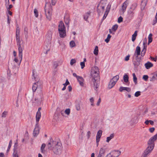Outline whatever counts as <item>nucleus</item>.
I'll return each mask as SVG.
<instances>
[{
  "label": "nucleus",
  "instance_id": "f257e3e1",
  "mask_svg": "<svg viewBox=\"0 0 157 157\" xmlns=\"http://www.w3.org/2000/svg\"><path fill=\"white\" fill-rule=\"evenodd\" d=\"M99 71L98 68L96 66H94L92 68L91 74L92 78V84H93L94 89L97 91L98 88L99 86L100 83V78Z\"/></svg>",
  "mask_w": 157,
  "mask_h": 157
},
{
  "label": "nucleus",
  "instance_id": "f03ea898",
  "mask_svg": "<svg viewBox=\"0 0 157 157\" xmlns=\"http://www.w3.org/2000/svg\"><path fill=\"white\" fill-rule=\"evenodd\" d=\"M58 30L60 37L62 38H64L66 36V28L63 21H61L58 26Z\"/></svg>",
  "mask_w": 157,
  "mask_h": 157
},
{
  "label": "nucleus",
  "instance_id": "7ed1b4c3",
  "mask_svg": "<svg viewBox=\"0 0 157 157\" xmlns=\"http://www.w3.org/2000/svg\"><path fill=\"white\" fill-rule=\"evenodd\" d=\"M63 146L61 143L57 142L54 146L53 147L52 151L53 153L57 155H59L62 152Z\"/></svg>",
  "mask_w": 157,
  "mask_h": 157
},
{
  "label": "nucleus",
  "instance_id": "20e7f679",
  "mask_svg": "<svg viewBox=\"0 0 157 157\" xmlns=\"http://www.w3.org/2000/svg\"><path fill=\"white\" fill-rule=\"evenodd\" d=\"M52 8L50 3H46L45 6L44 10L46 18L50 20L52 14Z\"/></svg>",
  "mask_w": 157,
  "mask_h": 157
},
{
  "label": "nucleus",
  "instance_id": "39448f33",
  "mask_svg": "<svg viewBox=\"0 0 157 157\" xmlns=\"http://www.w3.org/2000/svg\"><path fill=\"white\" fill-rule=\"evenodd\" d=\"M157 139V133L153 137H151L148 140L147 144L149 147L151 149H153L155 146L154 141Z\"/></svg>",
  "mask_w": 157,
  "mask_h": 157
},
{
  "label": "nucleus",
  "instance_id": "423d86ee",
  "mask_svg": "<svg viewBox=\"0 0 157 157\" xmlns=\"http://www.w3.org/2000/svg\"><path fill=\"white\" fill-rule=\"evenodd\" d=\"M52 33L51 31L48 32L46 35V39L45 41V44L48 46L50 45L52 38Z\"/></svg>",
  "mask_w": 157,
  "mask_h": 157
},
{
  "label": "nucleus",
  "instance_id": "0eeeda50",
  "mask_svg": "<svg viewBox=\"0 0 157 157\" xmlns=\"http://www.w3.org/2000/svg\"><path fill=\"white\" fill-rule=\"evenodd\" d=\"M57 142L54 141L52 138H50L48 141L47 147L48 149L52 150L53 147L54 146Z\"/></svg>",
  "mask_w": 157,
  "mask_h": 157
},
{
  "label": "nucleus",
  "instance_id": "6e6552de",
  "mask_svg": "<svg viewBox=\"0 0 157 157\" xmlns=\"http://www.w3.org/2000/svg\"><path fill=\"white\" fill-rule=\"evenodd\" d=\"M42 85L41 83L38 81L37 82L34 83L33 85L32 90L33 92H35L36 90H40L41 89Z\"/></svg>",
  "mask_w": 157,
  "mask_h": 157
},
{
  "label": "nucleus",
  "instance_id": "1a4fd4ad",
  "mask_svg": "<svg viewBox=\"0 0 157 157\" xmlns=\"http://www.w3.org/2000/svg\"><path fill=\"white\" fill-rule=\"evenodd\" d=\"M102 2V1H101L97 7V11L99 14L101 12H103L105 6V4H103Z\"/></svg>",
  "mask_w": 157,
  "mask_h": 157
},
{
  "label": "nucleus",
  "instance_id": "9d476101",
  "mask_svg": "<svg viewBox=\"0 0 157 157\" xmlns=\"http://www.w3.org/2000/svg\"><path fill=\"white\" fill-rule=\"evenodd\" d=\"M143 48L142 50L141 53V56L143 57L145 55L147 50V39L146 38L144 39L143 40Z\"/></svg>",
  "mask_w": 157,
  "mask_h": 157
},
{
  "label": "nucleus",
  "instance_id": "9b49d317",
  "mask_svg": "<svg viewBox=\"0 0 157 157\" xmlns=\"http://www.w3.org/2000/svg\"><path fill=\"white\" fill-rule=\"evenodd\" d=\"M153 149L147 147L146 149L145 150L144 153L142 155L141 157H147L151 153Z\"/></svg>",
  "mask_w": 157,
  "mask_h": 157
},
{
  "label": "nucleus",
  "instance_id": "f8f14e48",
  "mask_svg": "<svg viewBox=\"0 0 157 157\" xmlns=\"http://www.w3.org/2000/svg\"><path fill=\"white\" fill-rule=\"evenodd\" d=\"M137 117L135 115L132 116L131 119L129 123L131 125H133L134 124L136 123L137 121Z\"/></svg>",
  "mask_w": 157,
  "mask_h": 157
},
{
  "label": "nucleus",
  "instance_id": "ddd939ff",
  "mask_svg": "<svg viewBox=\"0 0 157 157\" xmlns=\"http://www.w3.org/2000/svg\"><path fill=\"white\" fill-rule=\"evenodd\" d=\"M17 45L18 47V52H19V54L18 56L19 58V59L20 60V63L21 62V61L22 60V51H23V49L21 47V44H19L18 45Z\"/></svg>",
  "mask_w": 157,
  "mask_h": 157
},
{
  "label": "nucleus",
  "instance_id": "4468645a",
  "mask_svg": "<svg viewBox=\"0 0 157 157\" xmlns=\"http://www.w3.org/2000/svg\"><path fill=\"white\" fill-rule=\"evenodd\" d=\"M39 128L38 124H36L34 130L33 132V135L34 136H36L39 134Z\"/></svg>",
  "mask_w": 157,
  "mask_h": 157
},
{
  "label": "nucleus",
  "instance_id": "2eb2a0df",
  "mask_svg": "<svg viewBox=\"0 0 157 157\" xmlns=\"http://www.w3.org/2000/svg\"><path fill=\"white\" fill-rule=\"evenodd\" d=\"M102 131L101 130H99L97 132V136L96 141L97 143H98L100 141V138L101 136Z\"/></svg>",
  "mask_w": 157,
  "mask_h": 157
},
{
  "label": "nucleus",
  "instance_id": "dca6fc26",
  "mask_svg": "<svg viewBox=\"0 0 157 157\" xmlns=\"http://www.w3.org/2000/svg\"><path fill=\"white\" fill-rule=\"evenodd\" d=\"M112 154L113 157H118L119 156L121 153V151L119 150H115L112 152L111 153Z\"/></svg>",
  "mask_w": 157,
  "mask_h": 157
},
{
  "label": "nucleus",
  "instance_id": "f3484780",
  "mask_svg": "<svg viewBox=\"0 0 157 157\" xmlns=\"http://www.w3.org/2000/svg\"><path fill=\"white\" fill-rule=\"evenodd\" d=\"M105 152V150L103 148H100L97 157H104Z\"/></svg>",
  "mask_w": 157,
  "mask_h": 157
},
{
  "label": "nucleus",
  "instance_id": "a211bd4d",
  "mask_svg": "<svg viewBox=\"0 0 157 157\" xmlns=\"http://www.w3.org/2000/svg\"><path fill=\"white\" fill-rule=\"evenodd\" d=\"M128 4V0L126 1L123 4L122 6V12L124 13L126 10V8Z\"/></svg>",
  "mask_w": 157,
  "mask_h": 157
},
{
  "label": "nucleus",
  "instance_id": "6ab92c4d",
  "mask_svg": "<svg viewBox=\"0 0 157 157\" xmlns=\"http://www.w3.org/2000/svg\"><path fill=\"white\" fill-rule=\"evenodd\" d=\"M141 52L140 48V46H137L136 49L135 55L136 58L138 57V56L140 55Z\"/></svg>",
  "mask_w": 157,
  "mask_h": 157
},
{
  "label": "nucleus",
  "instance_id": "aec40b11",
  "mask_svg": "<svg viewBox=\"0 0 157 157\" xmlns=\"http://www.w3.org/2000/svg\"><path fill=\"white\" fill-rule=\"evenodd\" d=\"M41 114L40 112H37L36 115V123L38 124V122L41 117Z\"/></svg>",
  "mask_w": 157,
  "mask_h": 157
},
{
  "label": "nucleus",
  "instance_id": "412c9836",
  "mask_svg": "<svg viewBox=\"0 0 157 157\" xmlns=\"http://www.w3.org/2000/svg\"><path fill=\"white\" fill-rule=\"evenodd\" d=\"M77 79L80 85L82 86H83L84 85L83 82L84 81V79L82 77L79 76V77L77 78Z\"/></svg>",
  "mask_w": 157,
  "mask_h": 157
},
{
  "label": "nucleus",
  "instance_id": "4be33fe9",
  "mask_svg": "<svg viewBox=\"0 0 157 157\" xmlns=\"http://www.w3.org/2000/svg\"><path fill=\"white\" fill-rule=\"evenodd\" d=\"M113 80V79H111L109 84L108 87L109 89L113 87L116 84V82Z\"/></svg>",
  "mask_w": 157,
  "mask_h": 157
},
{
  "label": "nucleus",
  "instance_id": "5701e85b",
  "mask_svg": "<svg viewBox=\"0 0 157 157\" xmlns=\"http://www.w3.org/2000/svg\"><path fill=\"white\" fill-rule=\"evenodd\" d=\"M119 90L120 92H122L123 90H125L128 92H130L131 90V89L129 87H121L119 88Z\"/></svg>",
  "mask_w": 157,
  "mask_h": 157
},
{
  "label": "nucleus",
  "instance_id": "b1692460",
  "mask_svg": "<svg viewBox=\"0 0 157 157\" xmlns=\"http://www.w3.org/2000/svg\"><path fill=\"white\" fill-rule=\"evenodd\" d=\"M153 65V64L149 62H147L144 65L146 68L147 69H148L151 67H152Z\"/></svg>",
  "mask_w": 157,
  "mask_h": 157
},
{
  "label": "nucleus",
  "instance_id": "393cba45",
  "mask_svg": "<svg viewBox=\"0 0 157 157\" xmlns=\"http://www.w3.org/2000/svg\"><path fill=\"white\" fill-rule=\"evenodd\" d=\"M69 17L68 15H66L64 16V22L67 25H68L69 23Z\"/></svg>",
  "mask_w": 157,
  "mask_h": 157
},
{
  "label": "nucleus",
  "instance_id": "a878e982",
  "mask_svg": "<svg viewBox=\"0 0 157 157\" xmlns=\"http://www.w3.org/2000/svg\"><path fill=\"white\" fill-rule=\"evenodd\" d=\"M152 34L151 33H150L148 36V42L147 44L149 45L152 41Z\"/></svg>",
  "mask_w": 157,
  "mask_h": 157
},
{
  "label": "nucleus",
  "instance_id": "bb28decb",
  "mask_svg": "<svg viewBox=\"0 0 157 157\" xmlns=\"http://www.w3.org/2000/svg\"><path fill=\"white\" fill-rule=\"evenodd\" d=\"M114 137V134L113 133L111 134L108 137L106 138V141L107 142H109V141L113 139Z\"/></svg>",
  "mask_w": 157,
  "mask_h": 157
},
{
  "label": "nucleus",
  "instance_id": "cd10ccee",
  "mask_svg": "<svg viewBox=\"0 0 157 157\" xmlns=\"http://www.w3.org/2000/svg\"><path fill=\"white\" fill-rule=\"evenodd\" d=\"M137 31H136L132 35V40L133 42H134L135 41V40H136V36H137Z\"/></svg>",
  "mask_w": 157,
  "mask_h": 157
},
{
  "label": "nucleus",
  "instance_id": "c85d7f7f",
  "mask_svg": "<svg viewBox=\"0 0 157 157\" xmlns=\"http://www.w3.org/2000/svg\"><path fill=\"white\" fill-rule=\"evenodd\" d=\"M46 144H42L41 147V152L42 153H44L45 152V150H44V148L46 146Z\"/></svg>",
  "mask_w": 157,
  "mask_h": 157
},
{
  "label": "nucleus",
  "instance_id": "c756f323",
  "mask_svg": "<svg viewBox=\"0 0 157 157\" xmlns=\"http://www.w3.org/2000/svg\"><path fill=\"white\" fill-rule=\"evenodd\" d=\"M70 84L69 82L68 81L67 79L66 82L65 83L63 84V85H64V86L63 88L62 89V90H64L66 89V86L67 85L69 84Z\"/></svg>",
  "mask_w": 157,
  "mask_h": 157
},
{
  "label": "nucleus",
  "instance_id": "7c9ffc66",
  "mask_svg": "<svg viewBox=\"0 0 157 157\" xmlns=\"http://www.w3.org/2000/svg\"><path fill=\"white\" fill-rule=\"evenodd\" d=\"M123 79L125 82H127L128 81V77L127 75L125 74L123 76Z\"/></svg>",
  "mask_w": 157,
  "mask_h": 157
},
{
  "label": "nucleus",
  "instance_id": "2f4dec72",
  "mask_svg": "<svg viewBox=\"0 0 157 157\" xmlns=\"http://www.w3.org/2000/svg\"><path fill=\"white\" fill-rule=\"evenodd\" d=\"M150 81L151 82H153L156 80H157V78L156 77L155 75V73H154L153 76L151 77H150Z\"/></svg>",
  "mask_w": 157,
  "mask_h": 157
},
{
  "label": "nucleus",
  "instance_id": "473e14b6",
  "mask_svg": "<svg viewBox=\"0 0 157 157\" xmlns=\"http://www.w3.org/2000/svg\"><path fill=\"white\" fill-rule=\"evenodd\" d=\"M133 10L132 9L129 10L128 12V14L131 16L132 17L134 16V12Z\"/></svg>",
  "mask_w": 157,
  "mask_h": 157
},
{
  "label": "nucleus",
  "instance_id": "72a5a7b5",
  "mask_svg": "<svg viewBox=\"0 0 157 157\" xmlns=\"http://www.w3.org/2000/svg\"><path fill=\"white\" fill-rule=\"evenodd\" d=\"M16 42L17 43V45L21 44V41L20 39L19 35H16Z\"/></svg>",
  "mask_w": 157,
  "mask_h": 157
},
{
  "label": "nucleus",
  "instance_id": "f704fd0d",
  "mask_svg": "<svg viewBox=\"0 0 157 157\" xmlns=\"http://www.w3.org/2000/svg\"><path fill=\"white\" fill-rule=\"evenodd\" d=\"M90 12H88L87 13H86L84 16V20L86 21L87 20V19L90 16Z\"/></svg>",
  "mask_w": 157,
  "mask_h": 157
},
{
  "label": "nucleus",
  "instance_id": "c9c22d12",
  "mask_svg": "<svg viewBox=\"0 0 157 157\" xmlns=\"http://www.w3.org/2000/svg\"><path fill=\"white\" fill-rule=\"evenodd\" d=\"M98 46H96L95 47V48L94 49V55H97L98 54Z\"/></svg>",
  "mask_w": 157,
  "mask_h": 157
},
{
  "label": "nucleus",
  "instance_id": "e433bc0d",
  "mask_svg": "<svg viewBox=\"0 0 157 157\" xmlns=\"http://www.w3.org/2000/svg\"><path fill=\"white\" fill-rule=\"evenodd\" d=\"M137 3H133L132 5V6L130 7V9H132L133 10H135V9H136V7H137Z\"/></svg>",
  "mask_w": 157,
  "mask_h": 157
},
{
  "label": "nucleus",
  "instance_id": "4c0bfd02",
  "mask_svg": "<svg viewBox=\"0 0 157 157\" xmlns=\"http://www.w3.org/2000/svg\"><path fill=\"white\" fill-rule=\"evenodd\" d=\"M119 78V76L117 75L114 76L111 79H113V80L116 83L118 80Z\"/></svg>",
  "mask_w": 157,
  "mask_h": 157
},
{
  "label": "nucleus",
  "instance_id": "58836bf2",
  "mask_svg": "<svg viewBox=\"0 0 157 157\" xmlns=\"http://www.w3.org/2000/svg\"><path fill=\"white\" fill-rule=\"evenodd\" d=\"M132 76L133 77V81L135 84H136L137 83V78L136 77L135 74L133 73L132 74Z\"/></svg>",
  "mask_w": 157,
  "mask_h": 157
},
{
  "label": "nucleus",
  "instance_id": "ea45409f",
  "mask_svg": "<svg viewBox=\"0 0 157 157\" xmlns=\"http://www.w3.org/2000/svg\"><path fill=\"white\" fill-rule=\"evenodd\" d=\"M35 71L34 70H33V77L34 78V79L35 81H37V80H38V76L37 75H36L35 73Z\"/></svg>",
  "mask_w": 157,
  "mask_h": 157
},
{
  "label": "nucleus",
  "instance_id": "a19ab883",
  "mask_svg": "<svg viewBox=\"0 0 157 157\" xmlns=\"http://www.w3.org/2000/svg\"><path fill=\"white\" fill-rule=\"evenodd\" d=\"M111 36L110 35V34H108L106 39L105 40V42H106V43H108L109 42V41L110 40V38H111Z\"/></svg>",
  "mask_w": 157,
  "mask_h": 157
},
{
  "label": "nucleus",
  "instance_id": "79ce46f5",
  "mask_svg": "<svg viewBox=\"0 0 157 157\" xmlns=\"http://www.w3.org/2000/svg\"><path fill=\"white\" fill-rule=\"evenodd\" d=\"M12 144V140H11L9 142V146H8L7 149V152H8V151H9L10 149V147L11 146Z\"/></svg>",
  "mask_w": 157,
  "mask_h": 157
},
{
  "label": "nucleus",
  "instance_id": "37998d69",
  "mask_svg": "<svg viewBox=\"0 0 157 157\" xmlns=\"http://www.w3.org/2000/svg\"><path fill=\"white\" fill-rule=\"evenodd\" d=\"M117 28L118 25L116 24L113 26L112 28V30L114 31V32H115L116 31V30L117 29Z\"/></svg>",
  "mask_w": 157,
  "mask_h": 157
},
{
  "label": "nucleus",
  "instance_id": "c03bdc74",
  "mask_svg": "<svg viewBox=\"0 0 157 157\" xmlns=\"http://www.w3.org/2000/svg\"><path fill=\"white\" fill-rule=\"evenodd\" d=\"M109 12V10H106V11L103 17V18H102L103 20L105 19L106 18V16H107V15L108 13Z\"/></svg>",
  "mask_w": 157,
  "mask_h": 157
},
{
  "label": "nucleus",
  "instance_id": "a18cd8bd",
  "mask_svg": "<svg viewBox=\"0 0 157 157\" xmlns=\"http://www.w3.org/2000/svg\"><path fill=\"white\" fill-rule=\"evenodd\" d=\"M34 12L35 17H37L38 16V13L37 10L36 9H34Z\"/></svg>",
  "mask_w": 157,
  "mask_h": 157
},
{
  "label": "nucleus",
  "instance_id": "49530a36",
  "mask_svg": "<svg viewBox=\"0 0 157 157\" xmlns=\"http://www.w3.org/2000/svg\"><path fill=\"white\" fill-rule=\"evenodd\" d=\"M70 44L71 47H73L75 46V44L74 41H71L70 42Z\"/></svg>",
  "mask_w": 157,
  "mask_h": 157
},
{
  "label": "nucleus",
  "instance_id": "de8ad7c7",
  "mask_svg": "<svg viewBox=\"0 0 157 157\" xmlns=\"http://www.w3.org/2000/svg\"><path fill=\"white\" fill-rule=\"evenodd\" d=\"M155 19L153 21V25H155L157 22V12L156 13V14L155 16Z\"/></svg>",
  "mask_w": 157,
  "mask_h": 157
},
{
  "label": "nucleus",
  "instance_id": "09e8293b",
  "mask_svg": "<svg viewBox=\"0 0 157 157\" xmlns=\"http://www.w3.org/2000/svg\"><path fill=\"white\" fill-rule=\"evenodd\" d=\"M70 112V110L69 109H66L65 111V113L69 115Z\"/></svg>",
  "mask_w": 157,
  "mask_h": 157
},
{
  "label": "nucleus",
  "instance_id": "8fccbe9b",
  "mask_svg": "<svg viewBox=\"0 0 157 157\" xmlns=\"http://www.w3.org/2000/svg\"><path fill=\"white\" fill-rule=\"evenodd\" d=\"M76 62V61L75 59H72L70 61V64L71 65H72L74 64Z\"/></svg>",
  "mask_w": 157,
  "mask_h": 157
},
{
  "label": "nucleus",
  "instance_id": "3c124183",
  "mask_svg": "<svg viewBox=\"0 0 157 157\" xmlns=\"http://www.w3.org/2000/svg\"><path fill=\"white\" fill-rule=\"evenodd\" d=\"M7 112L6 111H4L2 114V118L6 117L7 114Z\"/></svg>",
  "mask_w": 157,
  "mask_h": 157
},
{
  "label": "nucleus",
  "instance_id": "603ef678",
  "mask_svg": "<svg viewBox=\"0 0 157 157\" xmlns=\"http://www.w3.org/2000/svg\"><path fill=\"white\" fill-rule=\"evenodd\" d=\"M140 92L138 91L136 92L135 94V96L136 97H138L140 95Z\"/></svg>",
  "mask_w": 157,
  "mask_h": 157
},
{
  "label": "nucleus",
  "instance_id": "864d4df0",
  "mask_svg": "<svg viewBox=\"0 0 157 157\" xmlns=\"http://www.w3.org/2000/svg\"><path fill=\"white\" fill-rule=\"evenodd\" d=\"M148 78V76L147 75H144L143 77V79L145 81H147Z\"/></svg>",
  "mask_w": 157,
  "mask_h": 157
},
{
  "label": "nucleus",
  "instance_id": "5fc2aeb1",
  "mask_svg": "<svg viewBox=\"0 0 157 157\" xmlns=\"http://www.w3.org/2000/svg\"><path fill=\"white\" fill-rule=\"evenodd\" d=\"M17 34L18 35H20V29L18 27H17L16 30V35H17Z\"/></svg>",
  "mask_w": 157,
  "mask_h": 157
},
{
  "label": "nucleus",
  "instance_id": "6e6d98bb",
  "mask_svg": "<svg viewBox=\"0 0 157 157\" xmlns=\"http://www.w3.org/2000/svg\"><path fill=\"white\" fill-rule=\"evenodd\" d=\"M123 18L121 17L120 16L118 19V22L119 23H120L123 21Z\"/></svg>",
  "mask_w": 157,
  "mask_h": 157
},
{
  "label": "nucleus",
  "instance_id": "4d7b16f0",
  "mask_svg": "<svg viewBox=\"0 0 157 157\" xmlns=\"http://www.w3.org/2000/svg\"><path fill=\"white\" fill-rule=\"evenodd\" d=\"M147 2V0H143V1H142L141 4L142 5L143 4H144V7L146 6Z\"/></svg>",
  "mask_w": 157,
  "mask_h": 157
},
{
  "label": "nucleus",
  "instance_id": "13d9d810",
  "mask_svg": "<svg viewBox=\"0 0 157 157\" xmlns=\"http://www.w3.org/2000/svg\"><path fill=\"white\" fill-rule=\"evenodd\" d=\"M80 65L81 66V68L83 69L85 67V63L84 62H81L80 63Z\"/></svg>",
  "mask_w": 157,
  "mask_h": 157
},
{
  "label": "nucleus",
  "instance_id": "bf43d9fd",
  "mask_svg": "<svg viewBox=\"0 0 157 157\" xmlns=\"http://www.w3.org/2000/svg\"><path fill=\"white\" fill-rule=\"evenodd\" d=\"M13 61H14L15 62H16V63H17V64H18L19 65H20V64L21 63H20V62L19 63L18 62V59H17V58H16V57L14 59V60Z\"/></svg>",
  "mask_w": 157,
  "mask_h": 157
},
{
  "label": "nucleus",
  "instance_id": "052dcab7",
  "mask_svg": "<svg viewBox=\"0 0 157 157\" xmlns=\"http://www.w3.org/2000/svg\"><path fill=\"white\" fill-rule=\"evenodd\" d=\"M76 109L77 111H79L80 109V106L79 104H77L76 106Z\"/></svg>",
  "mask_w": 157,
  "mask_h": 157
},
{
  "label": "nucleus",
  "instance_id": "680f3d73",
  "mask_svg": "<svg viewBox=\"0 0 157 157\" xmlns=\"http://www.w3.org/2000/svg\"><path fill=\"white\" fill-rule=\"evenodd\" d=\"M130 57V56L129 55H128L126 56L125 57L124 59V60L125 61H128L129 59V57Z\"/></svg>",
  "mask_w": 157,
  "mask_h": 157
},
{
  "label": "nucleus",
  "instance_id": "e2e57ef3",
  "mask_svg": "<svg viewBox=\"0 0 157 157\" xmlns=\"http://www.w3.org/2000/svg\"><path fill=\"white\" fill-rule=\"evenodd\" d=\"M9 4V0H5V6L6 7L8 6Z\"/></svg>",
  "mask_w": 157,
  "mask_h": 157
},
{
  "label": "nucleus",
  "instance_id": "0e129e2a",
  "mask_svg": "<svg viewBox=\"0 0 157 157\" xmlns=\"http://www.w3.org/2000/svg\"><path fill=\"white\" fill-rule=\"evenodd\" d=\"M57 0H52V4L53 6L55 5Z\"/></svg>",
  "mask_w": 157,
  "mask_h": 157
},
{
  "label": "nucleus",
  "instance_id": "69168bd1",
  "mask_svg": "<svg viewBox=\"0 0 157 157\" xmlns=\"http://www.w3.org/2000/svg\"><path fill=\"white\" fill-rule=\"evenodd\" d=\"M155 128L154 127L150 128L149 129V131L151 133H152L155 130Z\"/></svg>",
  "mask_w": 157,
  "mask_h": 157
},
{
  "label": "nucleus",
  "instance_id": "338daca9",
  "mask_svg": "<svg viewBox=\"0 0 157 157\" xmlns=\"http://www.w3.org/2000/svg\"><path fill=\"white\" fill-rule=\"evenodd\" d=\"M91 134V132L90 131H89L87 132V139H89L90 137V136Z\"/></svg>",
  "mask_w": 157,
  "mask_h": 157
},
{
  "label": "nucleus",
  "instance_id": "774afa93",
  "mask_svg": "<svg viewBox=\"0 0 157 157\" xmlns=\"http://www.w3.org/2000/svg\"><path fill=\"white\" fill-rule=\"evenodd\" d=\"M13 157H18L17 152H14L13 153Z\"/></svg>",
  "mask_w": 157,
  "mask_h": 157
}]
</instances>
